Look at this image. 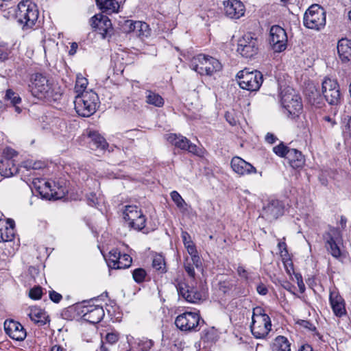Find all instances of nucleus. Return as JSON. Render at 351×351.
<instances>
[{"label": "nucleus", "mask_w": 351, "mask_h": 351, "mask_svg": "<svg viewBox=\"0 0 351 351\" xmlns=\"http://www.w3.org/2000/svg\"><path fill=\"white\" fill-rule=\"evenodd\" d=\"M39 16L36 5L30 0H23L16 8H10L4 16L13 19L21 26L23 30H29L36 25Z\"/></svg>", "instance_id": "f257e3e1"}, {"label": "nucleus", "mask_w": 351, "mask_h": 351, "mask_svg": "<svg viewBox=\"0 0 351 351\" xmlns=\"http://www.w3.org/2000/svg\"><path fill=\"white\" fill-rule=\"evenodd\" d=\"M29 88L32 95L38 99L57 101L62 95L60 88L46 75L40 73L32 75Z\"/></svg>", "instance_id": "f03ea898"}, {"label": "nucleus", "mask_w": 351, "mask_h": 351, "mask_svg": "<svg viewBox=\"0 0 351 351\" xmlns=\"http://www.w3.org/2000/svg\"><path fill=\"white\" fill-rule=\"evenodd\" d=\"M250 329L256 339L265 338L271 329L270 317L261 306L253 308Z\"/></svg>", "instance_id": "7ed1b4c3"}, {"label": "nucleus", "mask_w": 351, "mask_h": 351, "mask_svg": "<svg viewBox=\"0 0 351 351\" xmlns=\"http://www.w3.org/2000/svg\"><path fill=\"white\" fill-rule=\"evenodd\" d=\"M98 96L93 91L78 94L75 99V110L77 114L83 117H89L97 110Z\"/></svg>", "instance_id": "20e7f679"}, {"label": "nucleus", "mask_w": 351, "mask_h": 351, "mask_svg": "<svg viewBox=\"0 0 351 351\" xmlns=\"http://www.w3.org/2000/svg\"><path fill=\"white\" fill-rule=\"evenodd\" d=\"M190 67L200 75H212L221 69V64L211 56L198 54L191 61Z\"/></svg>", "instance_id": "39448f33"}, {"label": "nucleus", "mask_w": 351, "mask_h": 351, "mask_svg": "<svg viewBox=\"0 0 351 351\" xmlns=\"http://www.w3.org/2000/svg\"><path fill=\"white\" fill-rule=\"evenodd\" d=\"M281 104L289 115L298 117L302 111L300 96L291 87L284 88L280 94Z\"/></svg>", "instance_id": "423d86ee"}, {"label": "nucleus", "mask_w": 351, "mask_h": 351, "mask_svg": "<svg viewBox=\"0 0 351 351\" xmlns=\"http://www.w3.org/2000/svg\"><path fill=\"white\" fill-rule=\"evenodd\" d=\"M303 24L308 29L320 30L326 25V12L317 4L311 5L305 12Z\"/></svg>", "instance_id": "0eeeda50"}, {"label": "nucleus", "mask_w": 351, "mask_h": 351, "mask_svg": "<svg viewBox=\"0 0 351 351\" xmlns=\"http://www.w3.org/2000/svg\"><path fill=\"white\" fill-rule=\"evenodd\" d=\"M239 86L249 91L259 90L263 82V74L257 71H250L247 69L240 71L237 74Z\"/></svg>", "instance_id": "6e6552de"}, {"label": "nucleus", "mask_w": 351, "mask_h": 351, "mask_svg": "<svg viewBox=\"0 0 351 351\" xmlns=\"http://www.w3.org/2000/svg\"><path fill=\"white\" fill-rule=\"evenodd\" d=\"M123 215L128 226L134 230H141L145 227L146 217L137 206H125Z\"/></svg>", "instance_id": "1a4fd4ad"}, {"label": "nucleus", "mask_w": 351, "mask_h": 351, "mask_svg": "<svg viewBox=\"0 0 351 351\" xmlns=\"http://www.w3.org/2000/svg\"><path fill=\"white\" fill-rule=\"evenodd\" d=\"M322 92L326 101L330 105H338L341 99V93L338 82L330 78H326L322 84Z\"/></svg>", "instance_id": "9d476101"}, {"label": "nucleus", "mask_w": 351, "mask_h": 351, "mask_svg": "<svg viewBox=\"0 0 351 351\" xmlns=\"http://www.w3.org/2000/svg\"><path fill=\"white\" fill-rule=\"evenodd\" d=\"M200 316L195 312H185L177 316L175 324L182 331H196L199 325Z\"/></svg>", "instance_id": "9b49d317"}, {"label": "nucleus", "mask_w": 351, "mask_h": 351, "mask_svg": "<svg viewBox=\"0 0 351 351\" xmlns=\"http://www.w3.org/2000/svg\"><path fill=\"white\" fill-rule=\"evenodd\" d=\"M258 50V39L251 33L245 34L238 41L237 51L243 57L252 58L257 54Z\"/></svg>", "instance_id": "f8f14e48"}, {"label": "nucleus", "mask_w": 351, "mask_h": 351, "mask_svg": "<svg viewBox=\"0 0 351 351\" xmlns=\"http://www.w3.org/2000/svg\"><path fill=\"white\" fill-rule=\"evenodd\" d=\"M269 44L274 52L285 51L287 45V35L285 30L279 25H273L270 29Z\"/></svg>", "instance_id": "ddd939ff"}, {"label": "nucleus", "mask_w": 351, "mask_h": 351, "mask_svg": "<svg viewBox=\"0 0 351 351\" xmlns=\"http://www.w3.org/2000/svg\"><path fill=\"white\" fill-rule=\"evenodd\" d=\"M175 286L178 295L188 302L196 303L202 298V293L197 291L193 285H189L184 280H176Z\"/></svg>", "instance_id": "4468645a"}, {"label": "nucleus", "mask_w": 351, "mask_h": 351, "mask_svg": "<svg viewBox=\"0 0 351 351\" xmlns=\"http://www.w3.org/2000/svg\"><path fill=\"white\" fill-rule=\"evenodd\" d=\"M340 239V231L336 228L330 227L328 230L324 234L325 247L327 251L336 258L341 256V252L337 245V242Z\"/></svg>", "instance_id": "2eb2a0df"}, {"label": "nucleus", "mask_w": 351, "mask_h": 351, "mask_svg": "<svg viewBox=\"0 0 351 351\" xmlns=\"http://www.w3.org/2000/svg\"><path fill=\"white\" fill-rule=\"evenodd\" d=\"M167 139L171 144L181 149L187 150L198 156H202L203 154V151L200 148L191 143L189 139L183 136L170 134L168 135Z\"/></svg>", "instance_id": "dca6fc26"}, {"label": "nucleus", "mask_w": 351, "mask_h": 351, "mask_svg": "<svg viewBox=\"0 0 351 351\" xmlns=\"http://www.w3.org/2000/svg\"><path fill=\"white\" fill-rule=\"evenodd\" d=\"M90 25L101 34L102 38L110 36L112 32V23L107 16L95 14L90 19Z\"/></svg>", "instance_id": "f3484780"}, {"label": "nucleus", "mask_w": 351, "mask_h": 351, "mask_svg": "<svg viewBox=\"0 0 351 351\" xmlns=\"http://www.w3.org/2000/svg\"><path fill=\"white\" fill-rule=\"evenodd\" d=\"M284 204L278 199L269 200L263 206L261 216L269 221L278 219L284 214Z\"/></svg>", "instance_id": "a211bd4d"}, {"label": "nucleus", "mask_w": 351, "mask_h": 351, "mask_svg": "<svg viewBox=\"0 0 351 351\" xmlns=\"http://www.w3.org/2000/svg\"><path fill=\"white\" fill-rule=\"evenodd\" d=\"M4 330L11 339L18 341H23L27 332L23 326L13 319H6L3 324Z\"/></svg>", "instance_id": "6ab92c4d"}, {"label": "nucleus", "mask_w": 351, "mask_h": 351, "mask_svg": "<svg viewBox=\"0 0 351 351\" xmlns=\"http://www.w3.org/2000/svg\"><path fill=\"white\" fill-rule=\"evenodd\" d=\"M329 302L335 316L342 317L346 315L347 311L345 300L335 289L330 290Z\"/></svg>", "instance_id": "aec40b11"}, {"label": "nucleus", "mask_w": 351, "mask_h": 351, "mask_svg": "<svg viewBox=\"0 0 351 351\" xmlns=\"http://www.w3.org/2000/svg\"><path fill=\"white\" fill-rule=\"evenodd\" d=\"M232 171L239 176H246L256 173V169L250 162L239 156H234L230 162Z\"/></svg>", "instance_id": "412c9836"}, {"label": "nucleus", "mask_w": 351, "mask_h": 351, "mask_svg": "<svg viewBox=\"0 0 351 351\" xmlns=\"http://www.w3.org/2000/svg\"><path fill=\"white\" fill-rule=\"evenodd\" d=\"M82 313L84 319L94 324L99 323L105 315L103 307L99 305L84 306Z\"/></svg>", "instance_id": "4be33fe9"}, {"label": "nucleus", "mask_w": 351, "mask_h": 351, "mask_svg": "<svg viewBox=\"0 0 351 351\" xmlns=\"http://www.w3.org/2000/svg\"><path fill=\"white\" fill-rule=\"evenodd\" d=\"M223 5L225 13L230 19H239L244 14L245 6L239 0H228Z\"/></svg>", "instance_id": "5701e85b"}, {"label": "nucleus", "mask_w": 351, "mask_h": 351, "mask_svg": "<svg viewBox=\"0 0 351 351\" xmlns=\"http://www.w3.org/2000/svg\"><path fill=\"white\" fill-rule=\"evenodd\" d=\"M337 53L341 62L345 64L351 63V40L342 38L337 44Z\"/></svg>", "instance_id": "b1692460"}, {"label": "nucleus", "mask_w": 351, "mask_h": 351, "mask_svg": "<svg viewBox=\"0 0 351 351\" xmlns=\"http://www.w3.org/2000/svg\"><path fill=\"white\" fill-rule=\"evenodd\" d=\"M18 172V167L14 165V160L5 158L0 161V174L5 178H9Z\"/></svg>", "instance_id": "393cba45"}, {"label": "nucleus", "mask_w": 351, "mask_h": 351, "mask_svg": "<svg viewBox=\"0 0 351 351\" xmlns=\"http://www.w3.org/2000/svg\"><path fill=\"white\" fill-rule=\"evenodd\" d=\"M88 137L90 138L89 145L92 149H100L104 150L108 146L106 139L97 132L90 131Z\"/></svg>", "instance_id": "a878e982"}, {"label": "nucleus", "mask_w": 351, "mask_h": 351, "mask_svg": "<svg viewBox=\"0 0 351 351\" xmlns=\"http://www.w3.org/2000/svg\"><path fill=\"white\" fill-rule=\"evenodd\" d=\"M286 158L293 169L302 167L304 163V156L301 152L291 149L288 151Z\"/></svg>", "instance_id": "bb28decb"}, {"label": "nucleus", "mask_w": 351, "mask_h": 351, "mask_svg": "<svg viewBox=\"0 0 351 351\" xmlns=\"http://www.w3.org/2000/svg\"><path fill=\"white\" fill-rule=\"evenodd\" d=\"M7 222L10 227L5 226L0 222V242H10L14 237V221L8 219Z\"/></svg>", "instance_id": "cd10ccee"}, {"label": "nucleus", "mask_w": 351, "mask_h": 351, "mask_svg": "<svg viewBox=\"0 0 351 351\" xmlns=\"http://www.w3.org/2000/svg\"><path fill=\"white\" fill-rule=\"evenodd\" d=\"M306 96L308 104L315 109H321L325 105L322 97L315 87L310 88Z\"/></svg>", "instance_id": "c85d7f7f"}, {"label": "nucleus", "mask_w": 351, "mask_h": 351, "mask_svg": "<svg viewBox=\"0 0 351 351\" xmlns=\"http://www.w3.org/2000/svg\"><path fill=\"white\" fill-rule=\"evenodd\" d=\"M28 315L32 321L40 326H43L49 322L46 313L37 307L31 308Z\"/></svg>", "instance_id": "c756f323"}, {"label": "nucleus", "mask_w": 351, "mask_h": 351, "mask_svg": "<svg viewBox=\"0 0 351 351\" xmlns=\"http://www.w3.org/2000/svg\"><path fill=\"white\" fill-rule=\"evenodd\" d=\"M4 99L8 104L9 103L14 107V110L17 114H20L21 112L22 109L19 106V104L21 103V98L18 93L14 92L12 89H8Z\"/></svg>", "instance_id": "7c9ffc66"}, {"label": "nucleus", "mask_w": 351, "mask_h": 351, "mask_svg": "<svg viewBox=\"0 0 351 351\" xmlns=\"http://www.w3.org/2000/svg\"><path fill=\"white\" fill-rule=\"evenodd\" d=\"M97 5L104 12L108 14L117 12L119 5L115 0H95Z\"/></svg>", "instance_id": "2f4dec72"}, {"label": "nucleus", "mask_w": 351, "mask_h": 351, "mask_svg": "<svg viewBox=\"0 0 351 351\" xmlns=\"http://www.w3.org/2000/svg\"><path fill=\"white\" fill-rule=\"evenodd\" d=\"M291 345L287 337L279 335L275 338L272 349L273 351H291Z\"/></svg>", "instance_id": "473e14b6"}, {"label": "nucleus", "mask_w": 351, "mask_h": 351, "mask_svg": "<svg viewBox=\"0 0 351 351\" xmlns=\"http://www.w3.org/2000/svg\"><path fill=\"white\" fill-rule=\"evenodd\" d=\"M202 267V261L199 259V263L196 264L193 263L192 258H189L186 257L184 262V268L188 276L191 278L193 280L195 278V267L197 269L200 268Z\"/></svg>", "instance_id": "72a5a7b5"}, {"label": "nucleus", "mask_w": 351, "mask_h": 351, "mask_svg": "<svg viewBox=\"0 0 351 351\" xmlns=\"http://www.w3.org/2000/svg\"><path fill=\"white\" fill-rule=\"evenodd\" d=\"M146 102L156 107H162L164 105L163 98L158 93L152 90L146 91Z\"/></svg>", "instance_id": "f704fd0d"}, {"label": "nucleus", "mask_w": 351, "mask_h": 351, "mask_svg": "<svg viewBox=\"0 0 351 351\" xmlns=\"http://www.w3.org/2000/svg\"><path fill=\"white\" fill-rule=\"evenodd\" d=\"M170 196L173 202L176 204V206L182 211L185 212L188 210V204L184 199L176 191H173L170 193Z\"/></svg>", "instance_id": "c9c22d12"}, {"label": "nucleus", "mask_w": 351, "mask_h": 351, "mask_svg": "<svg viewBox=\"0 0 351 351\" xmlns=\"http://www.w3.org/2000/svg\"><path fill=\"white\" fill-rule=\"evenodd\" d=\"M152 267L161 274L167 271L165 258L160 254H156L154 256L152 261Z\"/></svg>", "instance_id": "e433bc0d"}, {"label": "nucleus", "mask_w": 351, "mask_h": 351, "mask_svg": "<svg viewBox=\"0 0 351 351\" xmlns=\"http://www.w3.org/2000/svg\"><path fill=\"white\" fill-rule=\"evenodd\" d=\"M121 253L117 249H112L109 252V257L107 261L108 266L110 269H117V265L119 262Z\"/></svg>", "instance_id": "4c0bfd02"}, {"label": "nucleus", "mask_w": 351, "mask_h": 351, "mask_svg": "<svg viewBox=\"0 0 351 351\" xmlns=\"http://www.w3.org/2000/svg\"><path fill=\"white\" fill-rule=\"evenodd\" d=\"M132 339L134 341V344L136 346L138 351H147L150 350L154 345V342L151 339H134L133 337H132Z\"/></svg>", "instance_id": "58836bf2"}, {"label": "nucleus", "mask_w": 351, "mask_h": 351, "mask_svg": "<svg viewBox=\"0 0 351 351\" xmlns=\"http://www.w3.org/2000/svg\"><path fill=\"white\" fill-rule=\"evenodd\" d=\"M135 34L139 37H147L150 34L149 25L142 21H136Z\"/></svg>", "instance_id": "ea45409f"}, {"label": "nucleus", "mask_w": 351, "mask_h": 351, "mask_svg": "<svg viewBox=\"0 0 351 351\" xmlns=\"http://www.w3.org/2000/svg\"><path fill=\"white\" fill-rule=\"evenodd\" d=\"M88 85V80L86 78L84 77L82 75L79 74L77 75L75 90V92L78 94H82V93H86L85 89Z\"/></svg>", "instance_id": "a19ab883"}, {"label": "nucleus", "mask_w": 351, "mask_h": 351, "mask_svg": "<svg viewBox=\"0 0 351 351\" xmlns=\"http://www.w3.org/2000/svg\"><path fill=\"white\" fill-rule=\"evenodd\" d=\"M47 164L45 161L43 160H27L23 162V167L27 170L34 169L38 170L44 169L46 167Z\"/></svg>", "instance_id": "79ce46f5"}, {"label": "nucleus", "mask_w": 351, "mask_h": 351, "mask_svg": "<svg viewBox=\"0 0 351 351\" xmlns=\"http://www.w3.org/2000/svg\"><path fill=\"white\" fill-rule=\"evenodd\" d=\"M147 272L143 268H137L132 271L133 279L137 283L143 282L145 280Z\"/></svg>", "instance_id": "37998d69"}, {"label": "nucleus", "mask_w": 351, "mask_h": 351, "mask_svg": "<svg viewBox=\"0 0 351 351\" xmlns=\"http://www.w3.org/2000/svg\"><path fill=\"white\" fill-rule=\"evenodd\" d=\"M289 149L290 148L285 145L282 142L273 147V152L281 158H286Z\"/></svg>", "instance_id": "c03bdc74"}, {"label": "nucleus", "mask_w": 351, "mask_h": 351, "mask_svg": "<svg viewBox=\"0 0 351 351\" xmlns=\"http://www.w3.org/2000/svg\"><path fill=\"white\" fill-rule=\"evenodd\" d=\"M117 265V269H125L130 266L132 263V258L127 254H121L119 262Z\"/></svg>", "instance_id": "a18cd8bd"}, {"label": "nucleus", "mask_w": 351, "mask_h": 351, "mask_svg": "<svg viewBox=\"0 0 351 351\" xmlns=\"http://www.w3.org/2000/svg\"><path fill=\"white\" fill-rule=\"evenodd\" d=\"M185 247L190 255V257L189 258H192L193 263L198 264V263H199L200 258L197 254V251L194 243H192L191 245H188Z\"/></svg>", "instance_id": "49530a36"}, {"label": "nucleus", "mask_w": 351, "mask_h": 351, "mask_svg": "<svg viewBox=\"0 0 351 351\" xmlns=\"http://www.w3.org/2000/svg\"><path fill=\"white\" fill-rule=\"evenodd\" d=\"M119 339V333L115 331L108 332L105 337V341L106 343L114 345Z\"/></svg>", "instance_id": "de8ad7c7"}, {"label": "nucleus", "mask_w": 351, "mask_h": 351, "mask_svg": "<svg viewBox=\"0 0 351 351\" xmlns=\"http://www.w3.org/2000/svg\"><path fill=\"white\" fill-rule=\"evenodd\" d=\"M43 295L42 288L39 286L34 287L29 290V296L33 300H39Z\"/></svg>", "instance_id": "09e8293b"}, {"label": "nucleus", "mask_w": 351, "mask_h": 351, "mask_svg": "<svg viewBox=\"0 0 351 351\" xmlns=\"http://www.w3.org/2000/svg\"><path fill=\"white\" fill-rule=\"evenodd\" d=\"M322 121L324 122L323 126L326 128H332L337 124L335 119L330 116H324L322 118Z\"/></svg>", "instance_id": "8fccbe9b"}, {"label": "nucleus", "mask_w": 351, "mask_h": 351, "mask_svg": "<svg viewBox=\"0 0 351 351\" xmlns=\"http://www.w3.org/2000/svg\"><path fill=\"white\" fill-rule=\"evenodd\" d=\"M136 21H133L132 20L126 21L124 24L125 30L128 32L134 33L136 30Z\"/></svg>", "instance_id": "3c124183"}, {"label": "nucleus", "mask_w": 351, "mask_h": 351, "mask_svg": "<svg viewBox=\"0 0 351 351\" xmlns=\"http://www.w3.org/2000/svg\"><path fill=\"white\" fill-rule=\"evenodd\" d=\"M232 288V284L228 281H223L219 283V290L223 293H227Z\"/></svg>", "instance_id": "603ef678"}, {"label": "nucleus", "mask_w": 351, "mask_h": 351, "mask_svg": "<svg viewBox=\"0 0 351 351\" xmlns=\"http://www.w3.org/2000/svg\"><path fill=\"white\" fill-rule=\"evenodd\" d=\"M295 278L300 293H303L305 291V285L303 282L302 275L298 273L295 274Z\"/></svg>", "instance_id": "864d4df0"}, {"label": "nucleus", "mask_w": 351, "mask_h": 351, "mask_svg": "<svg viewBox=\"0 0 351 351\" xmlns=\"http://www.w3.org/2000/svg\"><path fill=\"white\" fill-rule=\"evenodd\" d=\"M49 298L55 303H58L62 298V296L60 293L55 291H49Z\"/></svg>", "instance_id": "5fc2aeb1"}, {"label": "nucleus", "mask_w": 351, "mask_h": 351, "mask_svg": "<svg viewBox=\"0 0 351 351\" xmlns=\"http://www.w3.org/2000/svg\"><path fill=\"white\" fill-rule=\"evenodd\" d=\"M181 237H182L184 247H186L188 245H191V243H193L191 240V237L190 234L187 232L182 231Z\"/></svg>", "instance_id": "6e6d98bb"}, {"label": "nucleus", "mask_w": 351, "mask_h": 351, "mask_svg": "<svg viewBox=\"0 0 351 351\" xmlns=\"http://www.w3.org/2000/svg\"><path fill=\"white\" fill-rule=\"evenodd\" d=\"M237 273L239 276L241 278H243L246 280L248 279V271L242 266H239L237 268Z\"/></svg>", "instance_id": "4d7b16f0"}, {"label": "nucleus", "mask_w": 351, "mask_h": 351, "mask_svg": "<svg viewBox=\"0 0 351 351\" xmlns=\"http://www.w3.org/2000/svg\"><path fill=\"white\" fill-rule=\"evenodd\" d=\"M256 291L261 295H265L268 292L267 287L263 283H260L257 285Z\"/></svg>", "instance_id": "13d9d810"}, {"label": "nucleus", "mask_w": 351, "mask_h": 351, "mask_svg": "<svg viewBox=\"0 0 351 351\" xmlns=\"http://www.w3.org/2000/svg\"><path fill=\"white\" fill-rule=\"evenodd\" d=\"M10 51L7 49H0V62H3L8 58Z\"/></svg>", "instance_id": "bf43d9fd"}, {"label": "nucleus", "mask_w": 351, "mask_h": 351, "mask_svg": "<svg viewBox=\"0 0 351 351\" xmlns=\"http://www.w3.org/2000/svg\"><path fill=\"white\" fill-rule=\"evenodd\" d=\"M301 325L306 328H308V330L311 331H315L316 328L315 326H313V324H311L310 322L306 320H302Z\"/></svg>", "instance_id": "052dcab7"}, {"label": "nucleus", "mask_w": 351, "mask_h": 351, "mask_svg": "<svg viewBox=\"0 0 351 351\" xmlns=\"http://www.w3.org/2000/svg\"><path fill=\"white\" fill-rule=\"evenodd\" d=\"M277 139V137L271 133H267L265 136V141L269 144L274 143Z\"/></svg>", "instance_id": "680f3d73"}, {"label": "nucleus", "mask_w": 351, "mask_h": 351, "mask_svg": "<svg viewBox=\"0 0 351 351\" xmlns=\"http://www.w3.org/2000/svg\"><path fill=\"white\" fill-rule=\"evenodd\" d=\"M77 47L78 46L76 43H72L70 50L69 51V54L70 56H73L76 53Z\"/></svg>", "instance_id": "e2e57ef3"}, {"label": "nucleus", "mask_w": 351, "mask_h": 351, "mask_svg": "<svg viewBox=\"0 0 351 351\" xmlns=\"http://www.w3.org/2000/svg\"><path fill=\"white\" fill-rule=\"evenodd\" d=\"M132 338H128V343L130 345V348L127 351H138L137 347L135 344H134V341H131Z\"/></svg>", "instance_id": "0e129e2a"}, {"label": "nucleus", "mask_w": 351, "mask_h": 351, "mask_svg": "<svg viewBox=\"0 0 351 351\" xmlns=\"http://www.w3.org/2000/svg\"><path fill=\"white\" fill-rule=\"evenodd\" d=\"M132 338H128V343L130 345V348L127 351H138L137 347L135 344H134V341H131Z\"/></svg>", "instance_id": "69168bd1"}, {"label": "nucleus", "mask_w": 351, "mask_h": 351, "mask_svg": "<svg viewBox=\"0 0 351 351\" xmlns=\"http://www.w3.org/2000/svg\"><path fill=\"white\" fill-rule=\"evenodd\" d=\"M346 132L351 138V117L348 119V123L346 125Z\"/></svg>", "instance_id": "338daca9"}, {"label": "nucleus", "mask_w": 351, "mask_h": 351, "mask_svg": "<svg viewBox=\"0 0 351 351\" xmlns=\"http://www.w3.org/2000/svg\"><path fill=\"white\" fill-rule=\"evenodd\" d=\"M298 351H313V350L311 346L308 344H305L302 346L298 350Z\"/></svg>", "instance_id": "774afa93"}]
</instances>
